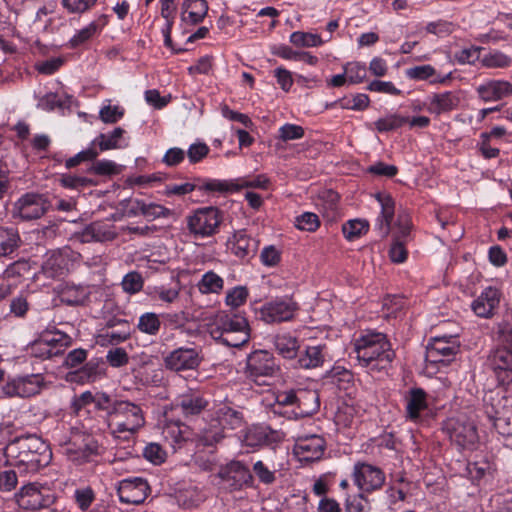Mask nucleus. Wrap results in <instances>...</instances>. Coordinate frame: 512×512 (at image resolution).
<instances>
[{
	"label": "nucleus",
	"instance_id": "nucleus-56",
	"mask_svg": "<svg viewBox=\"0 0 512 512\" xmlns=\"http://www.w3.org/2000/svg\"><path fill=\"white\" fill-rule=\"evenodd\" d=\"M59 181L63 187L70 189L84 188L93 184L89 178L71 174H62Z\"/></svg>",
	"mask_w": 512,
	"mask_h": 512
},
{
	"label": "nucleus",
	"instance_id": "nucleus-17",
	"mask_svg": "<svg viewBox=\"0 0 512 512\" xmlns=\"http://www.w3.org/2000/svg\"><path fill=\"white\" fill-rule=\"evenodd\" d=\"M488 365L493 370L498 384L512 385V352L506 348H496L488 357Z\"/></svg>",
	"mask_w": 512,
	"mask_h": 512
},
{
	"label": "nucleus",
	"instance_id": "nucleus-3",
	"mask_svg": "<svg viewBox=\"0 0 512 512\" xmlns=\"http://www.w3.org/2000/svg\"><path fill=\"white\" fill-rule=\"evenodd\" d=\"M145 424L142 408L128 400H114L109 411V426L117 437L127 433L133 435Z\"/></svg>",
	"mask_w": 512,
	"mask_h": 512
},
{
	"label": "nucleus",
	"instance_id": "nucleus-58",
	"mask_svg": "<svg viewBox=\"0 0 512 512\" xmlns=\"http://www.w3.org/2000/svg\"><path fill=\"white\" fill-rule=\"evenodd\" d=\"M436 74V70L431 65H420L408 68L406 76L413 80H428Z\"/></svg>",
	"mask_w": 512,
	"mask_h": 512
},
{
	"label": "nucleus",
	"instance_id": "nucleus-40",
	"mask_svg": "<svg viewBox=\"0 0 512 512\" xmlns=\"http://www.w3.org/2000/svg\"><path fill=\"white\" fill-rule=\"evenodd\" d=\"M137 328L145 334L155 336L161 328L159 316L153 312H147L139 317Z\"/></svg>",
	"mask_w": 512,
	"mask_h": 512
},
{
	"label": "nucleus",
	"instance_id": "nucleus-47",
	"mask_svg": "<svg viewBox=\"0 0 512 512\" xmlns=\"http://www.w3.org/2000/svg\"><path fill=\"white\" fill-rule=\"evenodd\" d=\"M212 337L226 346L240 347L249 341L250 335L249 331H240L238 333H219Z\"/></svg>",
	"mask_w": 512,
	"mask_h": 512
},
{
	"label": "nucleus",
	"instance_id": "nucleus-21",
	"mask_svg": "<svg viewBox=\"0 0 512 512\" xmlns=\"http://www.w3.org/2000/svg\"><path fill=\"white\" fill-rule=\"evenodd\" d=\"M319 408L320 401L316 390L298 389L296 408H292L291 411H279V414L287 415L288 418H304L313 415Z\"/></svg>",
	"mask_w": 512,
	"mask_h": 512
},
{
	"label": "nucleus",
	"instance_id": "nucleus-16",
	"mask_svg": "<svg viewBox=\"0 0 512 512\" xmlns=\"http://www.w3.org/2000/svg\"><path fill=\"white\" fill-rule=\"evenodd\" d=\"M218 476L231 491L241 490L244 486H251L253 476L247 466L240 461H231L222 468Z\"/></svg>",
	"mask_w": 512,
	"mask_h": 512
},
{
	"label": "nucleus",
	"instance_id": "nucleus-59",
	"mask_svg": "<svg viewBox=\"0 0 512 512\" xmlns=\"http://www.w3.org/2000/svg\"><path fill=\"white\" fill-rule=\"evenodd\" d=\"M43 338L45 341H49L50 348L53 350H60V355L70 344V337L60 332L45 334L43 335Z\"/></svg>",
	"mask_w": 512,
	"mask_h": 512
},
{
	"label": "nucleus",
	"instance_id": "nucleus-27",
	"mask_svg": "<svg viewBox=\"0 0 512 512\" xmlns=\"http://www.w3.org/2000/svg\"><path fill=\"white\" fill-rule=\"evenodd\" d=\"M231 252L238 258H252L258 250V242L251 238L245 230L235 231L227 242Z\"/></svg>",
	"mask_w": 512,
	"mask_h": 512
},
{
	"label": "nucleus",
	"instance_id": "nucleus-5",
	"mask_svg": "<svg viewBox=\"0 0 512 512\" xmlns=\"http://www.w3.org/2000/svg\"><path fill=\"white\" fill-rule=\"evenodd\" d=\"M186 220L190 234L196 238H205L218 232L222 214L216 207H203L196 209Z\"/></svg>",
	"mask_w": 512,
	"mask_h": 512
},
{
	"label": "nucleus",
	"instance_id": "nucleus-64",
	"mask_svg": "<svg viewBox=\"0 0 512 512\" xmlns=\"http://www.w3.org/2000/svg\"><path fill=\"white\" fill-rule=\"evenodd\" d=\"M106 359L112 367H122L129 361L127 352L120 347L109 350Z\"/></svg>",
	"mask_w": 512,
	"mask_h": 512
},
{
	"label": "nucleus",
	"instance_id": "nucleus-20",
	"mask_svg": "<svg viewBox=\"0 0 512 512\" xmlns=\"http://www.w3.org/2000/svg\"><path fill=\"white\" fill-rule=\"evenodd\" d=\"M502 298L501 291L493 286H488L471 303V309L476 316L481 318H492L500 305Z\"/></svg>",
	"mask_w": 512,
	"mask_h": 512
},
{
	"label": "nucleus",
	"instance_id": "nucleus-33",
	"mask_svg": "<svg viewBox=\"0 0 512 512\" xmlns=\"http://www.w3.org/2000/svg\"><path fill=\"white\" fill-rule=\"evenodd\" d=\"M325 349V345L307 346L298 358V366L304 369L321 366L325 359Z\"/></svg>",
	"mask_w": 512,
	"mask_h": 512
},
{
	"label": "nucleus",
	"instance_id": "nucleus-63",
	"mask_svg": "<svg viewBox=\"0 0 512 512\" xmlns=\"http://www.w3.org/2000/svg\"><path fill=\"white\" fill-rule=\"evenodd\" d=\"M124 115V111L119 106L107 105L100 109L99 117L104 123H116Z\"/></svg>",
	"mask_w": 512,
	"mask_h": 512
},
{
	"label": "nucleus",
	"instance_id": "nucleus-62",
	"mask_svg": "<svg viewBox=\"0 0 512 512\" xmlns=\"http://www.w3.org/2000/svg\"><path fill=\"white\" fill-rule=\"evenodd\" d=\"M144 457L153 464H161L165 461L166 452L157 443H150L143 451Z\"/></svg>",
	"mask_w": 512,
	"mask_h": 512
},
{
	"label": "nucleus",
	"instance_id": "nucleus-55",
	"mask_svg": "<svg viewBox=\"0 0 512 512\" xmlns=\"http://www.w3.org/2000/svg\"><path fill=\"white\" fill-rule=\"evenodd\" d=\"M97 0H62L63 7L72 14H83L90 10Z\"/></svg>",
	"mask_w": 512,
	"mask_h": 512
},
{
	"label": "nucleus",
	"instance_id": "nucleus-30",
	"mask_svg": "<svg viewBox=\"0 0 512 512\" xmlns=\"http://www.w3.org/2000/svg\"><path fill=\"white\" fill-rule=\"evenodd\" d=\"M206 0H184L182 3L181 20L196 25L201 23L208 13Z\"/></svg>",
	"mask_w": 512,
	"mask_h": 512
},
{
	"label": "nucleus",
	"instance_id": "nucleus-42",
	"mask_svg": "<svg viewBox=\"0 0 512 512\" xmlns=\"http://www.w3.org/2000/svg\"><path fill=\"white\" fill-rule=\"evenodd\" d=\"M88 292L83 287L67 286L61 292V301L70 305L76 306L84 303Z\"/></svg>",
	"mask_w": 512,
	"mask_h": 512
},
{
	"label": "nucleus",
	"instance_id": "nucleus-9",
	"mask_svg": "<svg viewBox=\"0 0 512 512\" xmlns=\"http://www.w3.org/2000/svg\"><path fill=\"white\" fill-rule=\"evenodd\" d=\"M15 498L18 506L24 510L48 508L55 502V496L49 488L34 484L23 486Z\"/></svg>",
	"mask_w": 512,
	"mask_h": 512
},
{
	"label": "nucleus",
	"instance_id": "nucleus-41",
	"mask_svg": "<svg viewBox=\"0 0 512 512\" xmlns=\"http://www.w3.org/2000/svg\"><path fill=\"white\" fill-rule=\"evenodd\" d=\"M368 229V221L361 219L349 220L342 226L343 235L349 241H353L361 235L366 234Z\"/></svg>",
	"mask_w": 512,
	"mask_h": 512
},
{
	"label": "nucleus",
	"instance_id": "nucleus-6",
	"mask_svg": "<svg viewBox=\"0 0 512 512\" xmlns=\"http://www.w3.org/2000/svg\"><path fill=\"white\" fill-rule=\"evenodd\" d=\"M279 370L274 356L268 351H254L247 357L245 375L256 383L263 377L275 376Z\"/></svg>",
	"mask_w": 512,
	"mask_h": 512
},
{
	"label": "nucleus",
	"instance_id": "nucleus-18",
	"mask_svg": "<svg viewBox=\"0 0 512 512\" xmlns=\"http://www.w3.org/2000/svg\"><path fill=\"white\" fill-rule=\"evenodd\" d=\"M296 309V303L293 301L277 299L261 307L260 318L268 324L289 321L294 317Z\"/></svg>",
	"mask_w": 512,
	"mask_h": 512
},
{
	"label": "nucleus",
	"instance_id": "nucleus-38",
	"mask_svg": "<svg viewBox=\"0 0 512 512\" xmlns=\"http://www.w3.org/2000/svg\"><path fill=\"white\" fill-rule=\"evenodd\" d=\"M371 509V502L365 492L359 490L357 494L347 495L345 498V512H370Z\"/></svg>",
	"mask_w": 512,
	"mask_h": 512
},
{
	"label": "nucleus",
	"instance_id": "nucleus-28",
	"mask_svg": "<svg viewBox=\"0 0 512 512\" xmlns=\"http://www.w3.org/2000/svg\"><path fill=\"white\" fill-rule=\"evenodd\" d=\"M381 206V212L376 220L375 227L382 238H385L391 232V222L395 214V202L389 194L378 193L376 195Z\"/></svg>",
	"mask_w": 512,
	"mask_h": 512
},
{
	"label": "nucleus",
	"instance_id": "nucleus-51",
	"mask_svg": "<svg viewBox=\"0 0 512 512\" xmlns=\"http://www.w3.org/2000/svg\"><path fill=\"white\" fill-rule=\"evenodd\" d=\"M295 225L300 230L314 232L318 229L320 221L315 213L305 212L296 217Z\"/></svg>",
	"mask_w": 512,
	"mask_h": 512
},
{
	"label": "nucleus",
	"instance_id": "nucleus-22",
	"mask_svg": "<svg viewBox=\"0 0 512 512\" xmlns=\"http://www.w3.org/2000/svg\"><path fill=\"white\" fill-rule=\"evenodd\" d=\"M325 449V440L318 435L299 437L294 446V453L301 462L319 460Z\"/></svg>",
	"mask_w": 512,
	"mask_h": 512
},
{
	"label": "nucleus",
	"instance_id": "nucleus-54",
	"mask_svg": "<svg viewBox=\"0 0 512 512\" xmlns=\"http://www.w3.org/2000/svg\"><path fill=\"white\" fill-rule=\"evenodd\" d=\"M210 152V148L204 142H196L189 146L185 153L191 164H196L202 161Z\"/></svg>",
	"mask_w": 512,
	"mask_h": 512
},
{
	"label": "nucleus",
	"instance_id": "nucleus-32",
	"mask_svg": "<svg viewBox=\"0 0 512 512\" xmlns=\"http://www.w3.org/2000/svg\"><path fill=\"white\" fill-rule=\"evenodd\" d=\"M426 392L421 388H413L406 399V413L411 420L419 418L421 411L427 408Z\"/></svg>",
	"mask_w": 512,
	"mask_h": 512
},
{
	"label": "nucleus",
	"instance_id": "nucleus-52",
	"mask_svg": "<svg viewBox=\"0 0 512 512\" xmlns=\"http://www.w3.org/2000/svg\"><path fill=\"white\" fill-rule=\"evenodd\" d=\"M345 74L350 83H360L366 78V66L359 62L348 63L345 66Z\"/></svg>",
	"mask_w": 512,
	"mask_h": 512
},
{
	"label": "nucleus",
	"instance_id": "nucleus-36",
	"mask_svg": "<svg viewBox=\"0 0 512 512\" xmlns=\"http://www.w3.org/2000/svg\"><path fill=\"white\" fill-rule=\"evenodd\" d=\"M197 288L202 294H219L224 288V280L214 271H208L202 275Z\"/></svg>",
	"mask_w": 512,
	"mask_h": 512
},
{
	"label": "nucleus",
	"instance_id": "nucleus-26",
	"mask_svg": "<svg viewBox=\"0 0 512 512\" xmlns=\"http://www.w3.org/2000/svg\"><path fill=\"white\" fill-rule=\"evenodd\" d=\"M116 237L115 226L101 221L87 225L79 234L82 243L107 242L114 240Z\"/></svg>",
	"mask_w": 512,
	"mask_h": 512
},
{
	"label": "nucleus",
	"instance_id": "nucleus-29",
	"mask_svg": "<svg viewBox=\"0 0 512 512\" xmlns=\"http://www.w3.org/2000/svg\"><path fill=\"white\" fill-rule=\"evenodd\" d=\"M273 344L279 355L285 359H294L300 348L297 336L290 332H279L273 336Z\"/></svg>",
	"mask_w": 512,
	"mask_h": 512
},
{
	"label": "nucleus",
	"instance_id": "nucleus-43",
	"mask_svg": "<svg viewBox=\"0 0 512 512\" xmlns=\"http://www.w3.org/2000/svg\"><path fill=\"white\" fill-rule=\"evenodd\" d=\"M124 132V129L117 127L109 134H100L93 141V144H98L101 151L116 149L119 147L118 141L123 136Z\"/></svg>",
	"mask_w": 512,
	"mask_h": 512
},
{
	"label": "nucleus",
	"instance_id": "nucleus-19",
	"mask_svg": "<svg viewBox=\"0 0 512 512\" xmlns=\"http://www.w3.org/2000/svg\"><path fill=\"white\" fill-rule=\"evenodd\" d=\"M459 104L460 97L458 92L445 91L428 95L423 101V108L428 113L438 117L457 109Z\"/></svg>",
	"mask_w": 512,
	"mask_h": 512
},
{
	"label": "nucleus",
	"instance_id": "nucleus-60",
	"mask_svg": "<svg viewBox=\"0 0 512 512\" xmlns=\"http://www.w3.org/2000/svg\"><path fill=\"white\" fill-rule=\"evenodd\" d=\"M75 501L81 510H87L95 499L94 491L91 487H84L75 490Z\"/></svg>",
	"mask_w": 512,
	"mask_h": 512
},
{
	"label": "nucleus",
	"instance_id": "nucleus-44",
	"mask_svg": "<svg viewBox=\"0 0 512 512\" xmlns=\"http://www.w3.org/2000/svg\"><path fill=\"white\" fill-rule=\"evenodd\" d=\"M512 63V59L500 51H492L481 58V64L486 68H506Z\"/></svg>",
	"mask_w": 512,
	"mask_h": 512
},
{
	"label": "nucleus",
	"instance_id": "nucleus-11",
	"mask_svg": "<svg viewBox=\"0 0 512 512\" xmlns=\"http://www.w3.org/2000/svg\"><path fill=\"white\" fill-rule=\"evenodd\" d=\"M459 349L456 337H436L427 346L426 360L434 364H447L455 358Z\"/></svg>",
	"mask_w": 512,
	"mask_h": 512
},
{
	"label": "nucleus",
	"instance_id": "nucleus-14",
	"mask_svg": "<svg viewBox=\"0 0 512 512\" xmlns=\"http://www.w3.org/2000/svg\"><path fill=\"white\" fill-rule=\"evenodd\" d=\"M197 181L201 184L186 182V183H182V184L167 185L164 190V195H166V196H171V195L183 196V195L191 193L195 189L203 190V191L210 192V193H212V192L224 193V192L231 191L234 188L233 184L228 183L226 181L216 180V179H208L205 181L197 179Z\"/></svg>",
	"mask_w": 512,
	"mask_h": 512
},
{
	"label": "nucleus",
	"instance_id": "nucleus-31",
	"mask_svg": "<svg viewBox=\"0 0 512 512\" xmlns=\"http://www.w3.org/2000/svg\"><path fill=\"white\" fill-rule=\"evenodd\" d=\"M105 25L106 16L102 15L98 21H92L87 26L77 31L74 34V36L69 40V47L77 48L83 45L84 43L88 42L95 35L99 34Z\"/></svg>",
	"mask_w": 512,
	"mask_h": 512
},
{
	"label": "nucleus",
	"instance_id": "nucleus-39",
	"mask_svg": "<svg viewBox=\"0 0 512 512\" xmlns=\"http://www.w3.org/2000/svg\"><path fill=\"white\" fill-rule=\"evenodd\" d=\"M135 204L137 209L144 217L148 220H154L157 218H167L172 212L170 209L156 203H145L143 200L136 199Z\"/></svg>",
	"mask_w": 512,
	"mask_h": 512
},
{
	"label": "nucleus",
	"instance_id": "nucleus-25",
	"mask_svg": "<svg viewBox=\"0 0 512 512\" xmlns=\"http://www.w3.org/2000/svg\"><path fill=\"white\" fill-rule=\"evenodd\" d=\"M249 331L247 319L237 313H221L217 316L214 326L211 328V336L219 333H238Z\"/></svg>",
	"mask_w": 512,
	"mask_h": 512
},
{
	"label": "nucleus",
	"instance_id": "nucleus-37",
	"mask_svg": "<svg viewBox=\"0 0 512 512\" xmlns=\"http://www.w3.org/2000/svg\"><path fill=\"white\" fill-rule=\"evenodd\" d=\"M484 402L485 414L490 421L497 418L498 413H506L512 408L507 405V399L499 394H490L488 397H485Z\"/></svg>",
	"mask_w": 512,
	"mask_h": 512
},
{
	"label": "nucleus",
	"instance_id": "nucleus-23",
	"mask_svg": "<svg viewBox=\"0 0 512 512\" xmlns=\"http://www.w3.org/2000/svg\"><path fill=\"white\" fill-rule=\"evenodd\" d=\"M164 363L171 370L182 371L195 369L200 363V358L195 349L181 347L165 357Z\"/></svg>",
	"mask_w": 512,
	"mask_h": 512
},
{
	"label": "nucleus",
	"instance_id": "nucleus-10",
	"mask_svg": "<svg viewBox=\"0 0 512 512\" xmlns=\"http://www.w3.org/2000/svg\"><path fill=\"white\" fill-rule=\"evenodd\" d=\"M99 445L90 436H75L63 447L67 458L76 465H82L94 460L99 454Z\"/></svg>",
	"mask_w": 512,
	"mask_h": 512
},
{
	"label": "nucleus",
	"instance_id": "nucleus-8",
	"mask_svg": "<svg viewBox=\"0 0 512 512\" xmlns=\"http://www.w3.org/2000/svg\"><path fill=\"white\" fill-rule=\"evenodd\" d=\"M452 443L462 449H471L478 441L475 424L465 417L449 419L445 425Z\"/></svg>",
	"mask_w": 512,
	"mask_h": 512
},
{
	"label": "nucleus",
	"instance_id": "nucleus-12",
	"mask_svg": "<svg viewBox=\"0 0 512 512\" xmlns=\"http://www.w3.org/2000/svg\"><path fill=\"white\" fill-rule=\"evenodd\" d=\"M117 493L122 503L140 505L148 497L150 486L144 478H126L119 482Z\"/></svg>",
	"mask_w": 512,
	"mask_h": 512
},
{
	"label": "nucleus",
	"instance_id": "nucleus-35",
	"mask_svg": "<svg viewBox=\"0 0 512 512\" xmlns=\"http://www.w3.org/2000/svg\"><path fill=\"white\" fill-rule=\"evenodd\" d=\"M19 233L14 228L0 227V258L12 254L20 246Z\"/></svg>",
	"mask_w": 512,
	"mask_h": 512
},
{
	"label": "nucleus",
	"instance_id": "nucleus-61",
	"mask_svg": "<svg viewBox=\"0 0 512 512\" xmlns=\"http://www.w3.org/2000/svg\"><path fill=\"white\" fill-rule=\"evenodd\" d=\"M304 136V129L295 124H285L279 128V139L284 142L297 140Z\"/></svg>",
	"mask_w": 512,
	"mask_h": 512
},
{
	"label": "nucleus",
	"instance_id": "nucleus-50",
	"mask_svg": "<svg viewBox=\"0 0 512 512\" xmlns=\"http://www.w3.org/2000/svg\"><path fill=\"white\" fill-rule=\"evenodd\" d=\"M49 345V341H45L43 336L35 340L30 348L32 355L43 359L60 355V350H53Z\"/></svg>",
	"mask_w": 512,
	"mask_h": 512
},
{
	"label": "nucleus",
	"instance_id": "nucleus-15",
	"mask_svg": "<svg viewBox=\"0 0 512 512\" xmlns=\"http://www.w3.org/2000/svg\"><path fill=\"white\" fill-rule=\"evenodd\" d=\"M49 207L43 195L27 193L14 204V215L22 220H34L42 217Z\"/></svg>",
	"mask_w": 512,
	"mask_h": 512
},
{
	"label": "nucleus",
	"instance_id": "nucleus-53",
	"mask_svg": "<svg viewBox=\"0 0 512 512\" xmlns=\"http://www.w3.org/2000/svg\"><path fill=\"white\" fill-rule=\"evenodd\" d=\"M493 426L502 435H512V408L506 413H498V417L491 420Z\"/></svg>",
	"mask_w": 512,
	"mask_h": 512
},
{
	"label": "nucleus",
	"instance_id": "nucleus-4",
	"mask_svg": "<svg viewBox=\"0 0 512 512\" xmlns=\"http://www.w3.org/2000/svg\"><path fill=\"white\" fill-rule=\"evenodd\" d=\"M214 420L221 428L204 429L198 436L203 446H213L219 443L224 437L223 431L240 429L244 425L243 413L226 403H221L214 409Z\"/></svg>",
	"mask_w": 512,
	"mask_h": 512
},
{
	"label": "nucleus",
	"instance_id": "nucleus-45",
	"mask_svg": "<svg viewBox=\"0 0 512 512\" xmlns=\"http://www.w3.org/2000/svg\"><path fill=\"white\" fill-rule=\"evenodd\" d=\"M268 439L269 437L266 427L253 426L246 432L243 441L246 446L258 447L266 444Z\"/></svg>",
	"mask_w": 512,
	"mask_h": 512
},
{
	"label": "nucleus",
	"instance_id": "nucleus-34",
	"mask_svg": "<svg viewBox=\"0 0 512 512\" xmlns=\"http://www.w3.org/2000/svg\"><path fill=\"white\" fill-rule=\"evenodd\" d=\"M208 405V401L198 393L184 394L179 398L177 406L186 416L197 415Z\"/></svg>",
	"mask_w": 512,
	"mask_h": 512
},
{
	"label": "nucleus",
	"instance_id": "nucleus-1",
	"mask_svg": "<svg viewBox=\"0 0 512 512\" xmlns=\"http://www.w3.org/2000/svg\"><path fill=\"white\" fill-rule=\"evenodd\" d=\"M5 455L11 465L22 473H36L52 459L49 446L36 435L14 439L6 446Z\"/></svg>",
	"mask_w": 512,
	"mask_h": 512
},
{
	"label": "nucleus",
	"instance_id": "nucleus-13",
	"mask_svg": "<svg viewBox=\"0 0 512 512\" xmlns=\"http://www.w3.org/2000/svg\"><path fill=\"white\" fill-rule=\"evenodd\" d=\"M43 386V377L40 374H32L7 382L3 386V393L8 397L27 398L39 394Z\"/></svg>",
	"mask_w": 512,
	"mask_h": 512
},
{
	"label": "nucleus",
	"instance_id": "nucleus-24",
	"mask_svg": "<svg viewBox=\"0 0 512 512\" xmlns=\"http://www.w3.org/2000/svg\"><path fill=\"white\" fill-rule=\"evenodd\" d=\"M476 93L483 102L500 101L512 95V83L505 80H488L476 87Z\"/></svg>",
	"mask_w": 512,
	"mask_h": 512
},
{
	"label": "nucleus",
	"instance_id": "nucleus-49",
	"mask_svg": "<svg viewBox=\"0 0 512 512\" xmlns=\"http://www.w3.org/2000/svg\"><path fill=\"white\" fill-rule=\"evenodd\" d=\"M121 285L124 292L128 294H135L142 290L144 279L139 272L131 271L123 277Z\"/></svg>",
	"mask_w": 512,
	"mask_h": 512
},
{
	"label": "nucleus",
	"instance_id": "nucleus-48",
	"mask_svg": "<svg viewBox=\"0 0 512 512\" xmlns=\"http://www.w3.org/2000/svg\"><path fill=\"white\" fill-rule=\"evenodd\" d=\"M408 121V117L400 115H389L384 118H380L375 122V128L379 132H388L396 130L403 126Z\"/></svg>",
	"mask_w": 512,
	"mask_h": 512
},
{
	"label": "nucleus",
	"instance_id": "nucleus-57",
	"mask_svg": "<svg viewBox=\"0 0 512 512\" xmlns=\"http://www.w3.org/2000/svg\"><path fill=\"white\" fill-rule=\"evenodd\" d=\"M395 228L397 230L393 234L394 240L399 239L400 241H404L410 234V230H411L410 217L405 213L398 214Z\"/></svg>",
	"mask_w": 512,
	"mask_h": 512
},
{
	"label": "nucleus",
	"instance_id": "nucleus-7",
	"mask_svg": "<svg viewBox=\"0 0 512 512\" xmlns=\"http://www.w3.org/2000/svg\"><path fill=\"white\" fill-rule=\"evenodd\" d=\"M352 479L358 490L367 494L380 490L385 483L384 472L376 466L357 462L353 466Z\"/></svg>",
	"mask_w": 512,
	"mask_h": 512
},
{
	"label": "nucleus",
	"instance_id": "nucleus-2",
	"mask_svg": "<svg viewBox=\"0 0 512 512\" xmlns=\"http://www.w3.org/2000/svg\"><path fill=\"white\" fill-rule=\"evenodd\" d=\"M354 353L362 367L378 372L387 370L395 358V352L386 335L373 331H368L355 340Z\"/></svg>",
	"mask_w": 512,
	"mask_h": 512
},
{
	"label": "nucleus",
	"instance_id": "nucleus-46",
	"mask_svg": "<svg viewBox=\"0 0 512 512\" xmlns=\"http://www.w3.org/2000/svg\"><path fill=\"white\" fill-rule=\"evenodd\" d=\"M290 42L298 47H316L322 45L323 41L318 34L301 31L293 32L290 35Z\"/></svg>",
	"mask_w": 512,
	"mask_h": 512
}]
</instances>
